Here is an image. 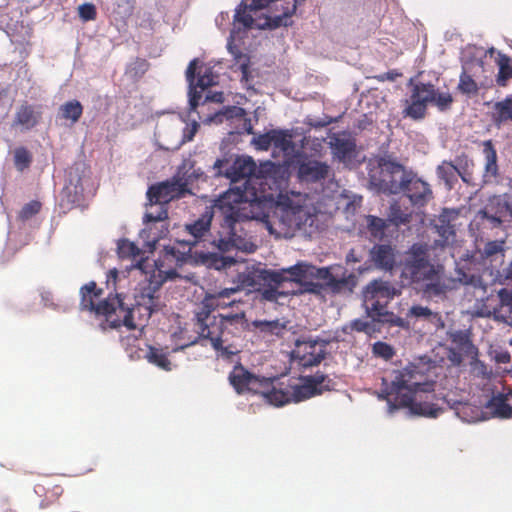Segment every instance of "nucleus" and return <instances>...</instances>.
Returning <instances> with one entry per match:
<instances>
[{"instance_id":"f257e3e1","label":"nucleus","mask_w":512,"mask_h":512,"mask_svg":"<svg viewBox=\"0 0 512 512\" xmlns=\"http://www.w3.org/2000/svg\"><path fill=\"white\" fill-rule=\"evenodd\" d=\"M224 175L234 184L215 200L222 220L211 244L220 252L233 249L253 252L255 245L250 241L242 224L257 219L255 211L265 199L263 184L257 175V165L251 157H238L226 169Z\"/></svg>"},{"instance_id":"f03ea898","label":"nucleus","mask_w":512,"mask_h":512,"mask_svg":"<svg viewBox=\"0 0 512 512\" xmlns=\"http://www.w3.org/2000/svg\"><path fill=\"white\" fill-rule=\"evenodd\" d=\"M161 282L148 281L141 283L134 294L132 307L125 305L121 294L103 298V289L98 288L96 282L90 281L80 288V308L94 313L97 317H104L106 327L116 329L126 326L133 330L144 326L153 313L161 308L159 290Z\"/></svg>"},{"instance_id":"7ed1b4c3","label":"nucleus","mask_w":512,"mask_h":512,"mask_svg":"<svg viewBox=\"0 0 512 512\" xmlns=\"http://www.w3.org/2000/svg\"><path fill=\"white\" fill-rule=\"evenodd\" d=\"M239 291L238 287L225 288L216 294H206L194 311V328L202 340H209L216 351L222 355L233 354L224 344L231 337H239L247 327L244 311L218 314L213 312L218 307L217 299L230 297Z\"/></svg>"},{"instance_id":"20e7f679","label":"nucleus","mask_w":512,"mask_h":512,"mask_svg":"<svg viewBox=\"0 0 512 512\" xmlns=\"http://www.w3.org/2000/svg\"><path fill=\"white\" fill-rule=\"evenodd\" d=\"M444 267L430 263L428 249L423 244H413L406 253L402 264V277L412 283H424V292L440 296L452 287L451 279L443 278Z\"/></svg>"},{"instance_id":"39448f33","label":"nucleus","mask_w":512,"mask_h":512,"mask_svg":"<svg viewBox=\"0 0 512 512\" xmlns=\"http://www.w3.org/2000/svg\"><path fill=\"white\" fill-rule=\"evenodd\" d=\"M304 202L305 199L299 196L281 197L273 215H265L269 232L277 237L292 238L296 231L312 227L316 219L315 209Z\"/></svg>"},{"instance_id":"423d86ee","label":"nucleus","mask_w":512,"mask_h":512,"mask_svg":"<svg viewBox=\"0 0 512 512\" xmlns=\"http://www.w3.org/2000/svg\"><path fill=\"white\" fill-rule=\"evenodd\" d=\"M431 367L421 364H409L402 370L394 372V378L389 383L382 378L381 389L378 397L389 401V397L405 395H418L420 393L431 394L434 392L435 380Z\"/></svg>"},{"instance_id":"0eeeda50","label":"nucleus","mask_w":512,"mask_h":512,"mask_svg":"<svg viewBox=\"0 0 512 512\" xmlns=\"http://www.w3.org/2000/svg\"><path fill=\"white\" fill-rule=\"evenodd\" d=\"M401 293L389 281L375 279L369 282L363 291V301L367 315L375 322L388 324L391 327L407 329L410 323L387 310L390 301Z\"/></svg>"},{"instance_id":"6e6552de","label":"nucleus","mask_w":512,"mask_h":512,"mask_svg":"<svg viewBox=\"0 0 512 512\" xmlns=\"http://www.w3.org/2000/svg\"><path fill=\"white\" fill-rule=\"evenodd\" d=\"M379 168V176L371 175L370 181L378 191L387 194L401 193L412 173L400 163L386 159L380 160Z\"/></svg>"},{"instance_id":"1a4fd4ad","label":"nucleus","mask_w":512,"mask_h":512,"mask_svg":"<svg viewBox=\"0 0 512 512\" xmlns=\"http://www.w3.org/2000/svg\"><path fill=\"white\" fill-rule=\"evenodd\" d=\"M186 79L189 83L190 111L194 112L200 105L202 92L218 83V75L214 73L211 67H198V59H193L187 67Z\"/></svg>"},{"instance_id":"9d476101","label":"nucleus","mask_w":512,"mask_h":512,"mask_svg":"<svg viewBox=\"0 0 512 512\" xmlns=\"http://www.w3.org/2000/svg\"><path fill=\"white\" fill-rule=\"evenodd\" d=\"M291 165L296 171V177L301 184L323 183L332 174L331 167L306 153L295 154Z\"/></svg>"},{"instance_id":"9b49d317","label":"nucleus","mask_w":512,"mask_h":512,"mask_svg":"<svg viewBox=\"0 0 512 512\" xmlns=\"http://www.w3.org/2000/svg\"><path fill=\"white\" fill-rule=\"evenodd\" d=\"M184 172H176L175 175L163 182H159L149 187L147 191V198L150 206L156 204H168L174 199L184 197L186 194H191L190 189H186V182L182 181Z\"/></svg>"},{"instance_id":"f8f14e48","label":"nucleus","mask_w":512,"mask_h":512,"mask_svg":"<svg viewBox=\"0 0 512 512\" xmlns=\"http://www.w3.org/2000/svg\"><path fill=\"white\" fill-rule=\"evenodd\" d=\"M389 412H394L400 408H408L409 411L418 416L437 418L443 409L431 401L422 399L421 394L410 395L406 392L405 395L389 397L387 401Z\"/></svg>"},{"instance_id":"ddd939ff","label":"nucleus","mask_w":512,"mask_h":512,"mask_svg":"<svg viewBox=\"0 0 512 512\" xmlns=\"http://www.w3.org/2000/svg\"><path fill=\"white\" fill-rule=\"evenodd\" d=\"M300 385H289L291 402H300L309 399L324 391L334 390L336 383L329 376L316 372L314 375L306 376Z\"/></svg>"},{"instance_id":"4468645a","label":"nucleus","mask_w":512,"mask_h":512,"mask_svg":"<svg viewBox=\"0 0 512 512\" xmlns=\"http://www.w3.org/2000/svg\"><path fill=\"white\" fill-rule=\"evenodd\" d=\"M435 85L418 82L413 85L407 106L403 110L404 117L419 121L426 117L427 105L433 100Z\"/></svg>"},{"instance_id":"2eb2a0df","label":"nucleus","mask_w":512,"mask_h":512,"mask_svg":"<svg viewBox=\"0 0 512 512\" xmlns=\"http://www.w3.org/2000/svg\"><path fill=\"white\" fill-rule=\"evenodd\" d=\"M287 277L283 273L261 268L259 266L247 267L245 271L238 274L240 285L248 290L260 291L264 286L270 284H283Z\"/></svg>"},{"instance_id":"dca6fc26","label":"nucleus","mask_w":512,"mask_h":512,"mask_svg":"<svg viewBox=\"0 0 512 512\" xmlns=\"http://www.w3.org/2000/svg\"><path fill=\"white\" fill-rule=\"evenodd\" d=\"M324 357L325 347L317 340H298L292 351V359L304 368L317 366Z\"/></svg>"},{"instance_id":"f3484780","label":"nucleus","mask_w":512,"mask_h":512,"mask_svg":"<svg viewBox=\"0 0 512 512\" xmlns=\"http://www.w3.org/2000/svg\"><path fill=\"white\" fill-rule=\"evenodd\" d=\"M228 380L237 394H257L263 382V377L256 376L241 364L235 365L229 373Z\"/></svg>"},{"instance_id":"a211bd4d","label":"nucleus","mask_w":512,"mask_h":512,"mask_svg":"<svg viewBox=\"0 0 512 512\" xmlns=\"http://www.w3.org/2000/svg\"><path fill=\"white\" fill-rule=\"evenodd\" d=\"M317 279L324 281V290L332 293L352 292L357 284L353 273L344 271L341 277L332 274L329 267H321L317 271Z\"/></svg>"},{"instance_id":"6ab92c4d","label":"nucleus","mask_w":512,"mask_h":512,"mask_svg":"<svg viewBox=\"0 0 512 512\" xmlns=\"http://www.w3.org/2000/svg\"><path fill=\"white\" fill-rule=\"evenodd\" d=\"M264 400L275 406L281 407L291 403L289 384L279 383L276 378H265L258 393Z\"/></svg>"},{"instance_id":"aec40b11","label":"nucleus","mask_w":512,"mask_h":512,"mask_svg":"<svg viewBox=\"0 0 512 512\" xmlns=\"http://www.w3.org/2000/svg\"><path fill=\"white\" fill-rule=\"evenodd\" d=\"M407 183L402 190L413 206L424 207L433 199V191L430 185L419 178L415 173H411Z\"/></svg>"},{"instance_id":"412c9836","label":"nucleus","mask_w":512,"mask_h":512,"mask_svg":"<svg viewBox=\"0 0 512 512\" xmlns=\"http://www.w3.org/2000/svg\"><path fill=\"white\" fill-rule=\"evenodd\" d=\"M299 0H277L273 5V12L266 17L262 28L276 29L292 25V16L297 9Z\"/></svg>"},{"instance_id":"4be33fe9","label":"nucleus","mask_w":512,"mask_h":512,"mask_svg":"<svg viewBox=\"0 0 512 512\" xmlns=\"http://www.w3.org/2000/svg\"><path fill=\"white\" fill-rule=\"evenodd\" d=\"M220 211L215 207H206L201 216L194 220L192 223L185 225V231L193 238L191 244H196L200 241H205L206 237L210 235V228L214 213Z\"/></svg>"},{"instance_id":"5701e85b","label":"nucleus","mask_w":512,"mask_h":512,"mask_svg":"<svg viewBox=\"0 0 512 512\" xmlns=\"http://www.w3.org/2000/svg\"><path fill=\"white\" fill-rule=\"evenodd\" d=\"M510 211L509 203L500 195L489 197L487 203L478 212V215L491 222L492 227H499L503 223V218Z\"/></svg>"},{"instance_id":"b1692460","label":"nucleus","mask_w":512,"mask_h":512,"mask_svg":"<svg viewBox=\"0 0 512 512\" xmlns=\"http://www.w3.org/2000/svg\"><path fill=\"white\" fill-rule=\"evenodd\" d=\"M41 119V106H35L24 102L18 107L12 126L20 127L22 130H31L40 123Z\"/></svg>"},{"instance_id":"393cba45","label":"nucleus","mask_w":512,"mask_h":512,"mask_svg":"<svg viewBox=\"0 0 512 512\" xmlns=\"http://www.w3.org/2000/svg\"><path fill=\"white\" fill-rule=\"evenodd\" d=\"M414 318L416 320H422L429 324L435 331L441 330L445 327L444 320L439 312H434L428 307L421 305H413L406 314V319Z\"/></svg>"},{"instance_id":"a878e982","label":"nucleus","mask_w":512,"mask_h":512,"mask_svg":"<svg viewBox=\"0 0 512 512\" xmlns=\"http://www.w3.org/2000/svg\"><path fill=\"white\" fill-rule=\"evenodd\" d=\"M457 218V214L444 209L443 212L434 221L435 229L441 237V245L452 242L455 238V225L452 223Z\"/></svg>"},{"instance_id":"bb28decb","label":"nucleus","mask_w":512,"mask_h":512,"mask_svg":"<svg viewBox=\"0 0 512 512\" xmlns=\"http://www.w3.org/2000/svg\"><path fill=\"white\" fill-rule=\"evenodd\" d=\"M318 270L319 268L311 264L299 262L287 269H282L280 272L283 273V276L287 277L284 282L293 281L303 284V282L309 278L317 279Z\"/></svg>"},{"instance_id":"cd10ccee","label":"nucleus","mask_w":512,"mask_h":512,"mask_svg":"<svg viewBox=\"0 0 512 512\" xmlns=\"http://www.w3.org/2000/svg\"><path fill=\"white\" fill-rule=\"evenodd\" d=\"M371 259L376 267L391 271L396 263L395 250L387 244L375 245L371 250Z\"/></svg>"},{"instance_id":"c85d7f7f","label":"nucleus","mask_w":512,"mask_h":512,"mask_svg":"<svg viewBox=\"0 0 512 512\" xmlns=\"http://www.w3.org/2000/svg\"><path fill=\"white\" fill-rule=\"evenodd\" d=\"M482 145L485 158L483 177L488 182L499 176L498 155L492 140H485Z\"/></svg>"},{"instance_id":"c756f323","label":"nucleus","mask_w":512,"mask_h":512,"mask_svg":"<svg viewBox=\"0 0 512 512\" xmlns=\"http://www.w3.org/2000/svg\"><path fill=\"white\" fill-rule=\"evenodd\" d=\"M34 491L37 495L43 496V499L40 502V507L45 509L58 502L64 492V489L60 484H54L51 481H46L45 484H36Z\"/></svg>"},{"instance_id":"7c9ffc66","label":"nucleus","mask_w":512,"mask_h":512,"mask_svg":"<svg viewBox=\"0 0 512 512\" xmlns=\"http://www.w3.org/2000/svg\"><path fill=\"white\" fill-rule=\"evenodd\" d=\"M490 116L493 124L498 128L512 122V95H507L504 99L495 102Z\"/></svg>"},{"instance_id":"2f4dec72","label":"nucleus","mask_w":512,"mask_h":512,"mask_svg":"<svg viewBox=\"0 0 512 512\" xmlns=\"http://www.w3.org/2000/svg\"><path fill=\"white\" fill-rule=\"evenodd\" d=\"M489 408L496 416L500 418L512 417V397L511 391L507 394L498 393L494 395L488 402Z\"/></svg>"},{"instance_id":"473e14b6","label":"nucleus","mask_w":512,"mask_h":512,"mask_svg":"<svg viewBox=\"0 0 512 512\" xmlns=\"http://www.w3.org/2000/svg\"><path fill=\"white\" fill-rule=\"evenodd\" d=\"M496 64L498 66L496 83L499 87H506L512 80V57L499 52L496 58Z\"/></svg>"},{"instance_id":"72a5a7b5","label":"nucleus","mask_w":512,"mask_h":512,"mask_svg":"<svg viewBox=\"0 0 512 512\" xmlns=\"http://www.w3.org/2000/svg\"><path fill=\"white\" fill-rule=\"evenodd\" d=\"M330 147L340 161H346L352 157L356 145L349 139L334 135L330 140Z\"/></svg>"},{"instance_id":"f704fd0d","label":"nucleus","mask_w":512,"mask_h":512,"mask_svg":"<svg viewBox=\"0 0 512 512\" xmlns=\"http://www.w3.org/2000/svg\"><path fill=\"white\" fill-rule=\"evenodd\" d=\"M83 114V105L78 100H70L59 108L58 117L70 122V125L77 123Z\"/></svg>"},{"instance_id":"c9c22d12","label":"nucleus","mask_w":512,"mask_h":512,"mask_svg":"<svg viewBox=\"0 0 512 512\" xmlns=\"http://www.w3.org/2000/svg\"><path fill=\"white\" fill-rule=\"evenodd\" d=\"M436 173L438 178L444 182L445 186L449 190L453 189L455 184L458 182L459 176L457 174V169L454 167L453 161H442V163L437 166Z\"/></svg>"},{"instance_id":"e433bc0d","label":"nucleus","mask_w":512,"mask_h":512,"mask_svg":"<svg viewBox=\"0 0 512 512\" xmlns=\"http://www.w3.org/2000/svg\"><path fill=\"white\" fill-rule=\"evenodd\" d=\"M233 31L231 32L230 38L228 40L227 48L231 55L233 56L236 64L239 66V69L242 73V78L248 80L249 76V65L250 58L247 54H244L240 51V49L233 43L234 42Z\"/></svg>"},{"instance_id":"4c0bfd02","label":"nucleus","mask_w":512,"mask_h":512,"mask_svg":"<svg viewBox=\"0 0 512 512\" xmlns=\"http://www.w3.org/2000/svg\"><path fill=\"white\" fill-rule=\"evenodd\" d=\"M454 167L457 169L458 176L463 182L469 184L473 176L474 161L466 153L457 155L454 160Z\"/></svg>"},{"instance_id":"58836bf2","label":"nucleus","mask_w":512,"mask_h":512,"mask_svg":"<svg viewBox=\"0 0 512 512\" xmlns=\"http://www.w3.org/2000/svg\"><path fill=\"white\" fill-rule=\"evenodd\" d=\"M252 326L257 329L264 336H280L285 330V324L279 320H255L252 322Z\"/></svg>"},{"instance_id":"ea45409f","label":"nucleus","mask_w":512,"mask_h":512,"mask_svg":"<svg viewBox=\"0 0 512 512\" xmlns=\"http://www.w3.org/2000/svg\"><path fill=\"white\" fill-rule=\"evenodd\" d=\"M194 166L195 162L193 160L185 159L177 169V172H184L185 174L181 179L186 182V189H189V185L200 179L204 174L201 169H195Z\"/></svg>"},{"instance_id":"a19ab883","label":"nucleus","mask_w":512,"mask_h":512,"mask_svg":"<svg viewBox=\"0 0 512 512\" xmlns=\"http://www.w3.org/2000/svg\"><path fill=\"white\" fill-rule=\"evenodd\" d=\"M411 212L407 209L403 210L401 206L395 202L390 205L387 214V221L395 226L406 225L411 221Z\"/></svg>"},{"instance_id":"79ce46f5","label":"nucleus","mask_w":512,"mask_h":512,"mask_svg":"<svg viewBox=\"0 0 512 512\" xmlns=\"http://www.w3.org/2000/svg\"><path fill=\"white\" fill-rule=\"evenodd\" d=\"M254 10H250V3L247 1H242L236 9V13L234 15V23L241 24L245 29H250L253 27L254 18L251 14Z\"/></svg>"},{"instance_id":"37998d69","label":"nucleus","mask_w":512,"mask_h":512,"mask_svg":"<svg viewBox=\"0 0 512 512\" xmlns=\"http://www.w3.org/2000/svg\"><path fill=\"white\" fill-rule=\"evenodd\" d=\"M146 358L150 363L158 366L159 368H161L165 371H170L172 369V367H171L172 364H171L170 360L168 359L167 354L162 352V350H160V349H157L155 347H150L149 351L146 355Z\"/></svg>"},{"instance_id":"c03bdc74","label":"nucleus","mask_w":512,"mask_h":512,"mask_svg":"<svg viewBox=\"0 0 512 512\" xmlns=\"http://www.w3.org/2000/svg\"><path fill=\"white\" fill-rule=\"evenodd\" d=\"M457 88L465 95H476L479 91L477 82L466 71L460 74Z\"/></svg>"},{"instance_id":"a18cd8bd","label":"nucleus","mask_w":512,"mask_h":512,"mask_svg":"<svg viewBox=\"0 0 512 512\" xmlns=\"http://www.w3.org/2000/svg\"><path fill=\"white\" fill-rule=\"evenodd\" d=\"M32 163V154L25 147L16 148L14 151V165L20 172L29 168Z\"/></svg>"},{"instance_id":"49530a36","label":"nucleus","mask_w":512,"mask_h":512,"mask_svg":"<svg viewBox=\"0 0 512 512\" xmlns=\"http://www.w3.org/2000/svg\"><path fill=\"white\" fill-rule=\"evenodd\" d=\"M454 102L453 96L450 92H439L436 88L434 90L433 100L431 104L437 107L439 111H447L451 108Z\"/></svg>"},{"instance_id":"de8ad7c7","label":"nucleus","mask_w":512,"mask_h":512,"mask_svg":"<svg viewBox=\"0 0 512 512\" xmlns=\"http://www.w3.org/2000/svg\"><path fill=\"white\" fill-rule=\"evenodd\" d=\"M155 211L150 209L144 215L145 223L161 222L168 218V210L166 204H157ZM153 208V206H151Z\"/></svg>"},{"instance_id":"09e8293b","label":"nucleus","mask_w":512,"mask_h":512,"mask_svg":"<svg viewBox=\"0 0 512 512\" xmlns=\"http://www.w3.org/2000/svg\"><path fill=\"white\" fill-rule=\"evenodd\" d=\"M118 253L122 258H136L140 255V249L135 243L124 239L118 243Z\"/></svg>"},{"instance_id":"8fccbe9b","label":"nucleus","mask_w":512,"mask_h":512,"mask_svg":"<svg viewBox=\"0 0 512 512\" xmlns=\"http://www.w3.org/2000/svg\"><path fill=\"white\" fill-rule=\"evenodd\" d=\"M499 294L502 305L498 311V318H501L505 323L512 325V303H506L505 295H508L504 289H502Z\"/></svg>"},{"instance_id":"3c124183","label":"nucleus","mask_w":512,"mask_h":512,"mask_svg":"<svg viewBox=\"0 0 512 512\" xmlns=\"http://www.w3.org/2000/svg\"><path fill=\"white\" fill-rule=\"evenodd\" d=\"M451 340L461 351L468 352L469 350L474 348L468 335L462 331H457L453 333L451 335Z\"/></svg>"},{"instance_id":"603ef678","label":"nucleus","mask_w":512,"mask_h":512,"mask_svg":"<svg viewBox=\"0 0 512 512\" xmlns=\"http://www.w3.org/2000/svg\"><path fill=\"white\" fill-rule=\"evenodd\" d=\"M41 203L37 200H32L25 204L19 212V218L21 220H28L38 214L41 210Z\"/></svg>"},{"instance_id":"864d4df0","label":"nucleus","mask_w":512,"mask_h":512,"mask_svg":"<svg viewBox=\"0 0 512 512\" xmlns=\"http://www.w3.org/2000/svg\"><path fill=\"white\" fill-rule=\"evenodd\" d=\"M373 353L385 360H390L394 356L395 351L390 344L378 341L373 345Z\"/></svg>"},{"instance_id":"5fc2aeb1","label":"nucleus","mask_w":512,"mask_h":512,"mask_svg":"<svg viewBox=\"0 0 512 512\" xmlns=\"http://www.w3.org/2000/svg\"><path fill=\"white\" fill-rule=\"evenodd\" d=\"M387 220L376 217V216H369L368 217V227L371 231V233L375 236L378 234H383L384 230L387 227Z\"/></svg>"},{"instance_id":"6e6d98bb","label":"nucleus","mask_w":512,"mask_h":512,"mask_svg":"<svg viewBox=\"0 0 512 512\" xmlns=\"http://www.w3.org/2000/svg\"><path fill=\"white\" fill-rule=\"evenodd\" d=\"M78 12L83 21L95 20L97 16L96 7L92 3H84L80 5Z\"/></svg>"},{"instance_id":"4d7b16f0","label":"nucleus","mask_w":512,"mask_h":512,"mask_svg":"<svg viewBox=\"0 0 512 512\" xmlns=\"http://www.w3.org/2000/svg\"><path fill=\"white\" fill-rule=\"evenodd\" d=\"M281 285L282 284H273V285L270 284V285L264 286L262 288V290H260L259 292H261L263 299L268 300V301H276L278 299V297L282 294L278 291V288Z\"/></svg>"},{"instance_id":"13d9d810","label":"nucleus","mask_w":512,"mask_h":512,"mask_svg":"<svg viewBox=\"0 0 512 512\" xmlns=\"http://www.w3.org/2000/svg\"><path fill=\"white\" fill-rule=\"evenodd\" d=\"M199 126H200L199 123L196 121H193L192 123L187 124L185 126V128L183 129L182 143L192 141L199 129Z\"/></svg>"},{"instance_id":"bf43d9fd","label":"nucleus","mask_w":512,"mask_h":512,"mask_svg":"<svg viewBox=\"0 0 512 512\" xmlns=\"http://www.w3.org/2000/svg\"><path fill=\"white\" fill-rule=\"evenodd\" d=\"M272 143H273V138L271 136L270 131L265 134L259 135L255 139V144L261 150H268L270 148V146L272 145Z\"/></svg>"},{"instance_id":"052dcab7","label":"nucleus","mask_w":512,"mask_h":512,"mask_svg":"<svg viewBox=\"0 0 512 512\" xmlns=\"http://www.w3.org/2000/svg\"><path fill=\"white\" fill-rule=\"evenodd\" d=\"M208 102L214 103H223L224 102V94L221 91L209 92L204 99L200 100V105H204Z\"/></svg>"},{"instance_id":"680f3d73","label":"nucleus","mask_w":512,"mask_h":512,"mask_svg":"<svg viewBox=\"0 0 512 512\" xmlns=\"http://www.w3.org/2000/svg\"><path fill=\"white\" fill-rule=\"evenodd\" d=\"M447 359L454 366H459L463 361L462 352L456 348H450L447 352Z\"/></svg>"},{"instance_id":"e2e57ef3","label":"nucleus","mask_w":512,"mask_h":512,"mask_svg":"<svg viewBox=\"0 0 512 512\" xmlns=\"http://www.w3.org/2000/svg\"><path fill=\"white\" fill-rule=\"evenodd\" d=\"M349 327L351 328L352 331L368 332L371 328V325L367 321L355 319L350 323Z\"/></svg>"},{"instance_id":"0e129e2a","label":"nucleus","mask_w":512,"mask_h":512,"mask_svg":"<svg viewBox=\"0 0 512 512\" xmlns=\"http://www.w3.org/2000/svg\"><path fill=\"white\" fill-rule=\"evenodd\" d=\"M502 251V242L490 241L484 247V253L486 256H493Z\"/></svg>"},{"instance_id":"69168bd1","label":"nucleus","mask_w":512,"mask_h":512,"mask_svg":"<svg viewBox=\"0 0 512 512\" xmlns=\"http://www.w3.org/2000/svg\"><path fill=\"white\" fill-rule=\"evenodd\" d=\"M271 136L273 138V143L276 147H284L287 143L286 136L282 131L271 130Z\"/></svg>"},{"instance_id":"338daca9","label":"nucleus","mask_w":512,"mask_h":512,"mask_svg":"<svg viewBox=\"0 0 512 512\" xmlns=\"http://www.w3.org/2000/svg\"><path fill=\"white\" fill-rule=\"evenodd\" d=\"M401 75L402 74L400 72H398L397 70H390L388 72H385V73L375 76V79H377L379 82L395 81Z\"/></svg>"},{"instance_id":"774afa93","label":"nucleus","mask_w":512,"mask_h":512,"mask_svg":"<svg viewBox=\"0 0 512 512\" xmlns=\"http://www.w3.org/2000/svg\"><path fill=\"white\" fill-rule=\"evenodd\" d=\"M305 287V291L311 292V293H318L321 289L324 290V282L322 284L314 283L311 281H304L303 284Z\"/></svg>"}]
</instances>
